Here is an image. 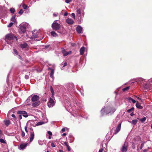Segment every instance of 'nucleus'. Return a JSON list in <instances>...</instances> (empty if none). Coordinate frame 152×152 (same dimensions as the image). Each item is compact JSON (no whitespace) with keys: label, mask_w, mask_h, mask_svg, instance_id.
Returning a JSON list of instances; mask_svg holds the SVG:
<instances>
[{"label":"nucleus","mask_w":152,"mask_h":152,"mask_svg":"<svg viewBox=\"0 0 152 152\" xmlns=\"http://www.w3.org/2000/svg\"><path fill=\"white\" fill-rule=\"evenodd\" d=\"M30 98L31 99V101L33 103L32 104V105L34 107H37L40 104V102L39 101L40 97L39 96L37 95H32L27 99V101H28V99Z\"/></svg>","instance_id":"f257e3e1"},{"label":"nucleus","mask_w":152,"mask_h":152,"mask_svg":"<svg viewBox=\"0 0 152 152\" xmlns=\"http://www.w3.org/2000/svg\"><path fill=\"white\" fill-rule=\"evenodd\" d=\"M115 109L110 107H104L101 110V112L102 115L109 113L112 114L115 111Z\"/></svg>","instance_id":"f03ea898"},{"label":"nucleus","mask_w":152,"mask_h":152,"mask_svg":"<svg viewBox=\"0 0 152 152\" xmlns=\"http://www.w3.org/2000/svg\"><path fill=\"white\" fill-rule=\"evenodd\" d=\"M15 39L16 40L18 39L17 37L12 33L8 34L5 36L6 41L9 44H11Z\"/></svg>","instance_id":"7ed1b4c3"},{"label":"nucleus","mask_w":152,"mask_h":152,"mask_svg":"<svg viewBox=\"0 0 152 152\" xmlns=\"http://www.w3.org/2000/svg\"><path fill=\"white\" fill-rule=\"evenodd\" d=\"M52 27L53 30H58L61 28L60 30L58 31V32L59 33H62L65 32V29L63 27L61 28L60 24L56 23V21H54L52 23Z\"/></svg>","instance_id":"20e7f679"},{"label":"nucleus","mask_w":152,"mask_h":152,"mask_svg":"<svg viewBox=\"0 0 152 152\" xmlns=\"http://www.w3.org/2000/svg\"><path fill=\"white\" fill-rule=\"evenodd\" d=\"M85 7L86 5L85 3H82L79 5L77 7V12L79 15V16L81 15V13L83 15H84V10L85 9Z\"/></svg>","instance_id":"39448f33"},{"label":"nucleus","mask_w":152,"mask_h":152,"mask_svg":"<svg viewBox=\"0 0 152 152\" xmlns=\"http://www.w3.org/2000/svg\"><path fill=\"white\" fill-rule=\"evenodd\" d=\"M29 25L28 23L26 22H24L21 24L20 26V32L21 33H25L26 30L27 28H28Z\"/></svg>","instance_id":"423d86ee"},{"label":"nucleus","mask_w":152,"mask_h":152,"mask_svg":"<svg viewBox=\"0 0 152 152\" xmlns=\"http://www.w3.org/2000/svg\"><path fill=\"white\" fill-rule=\"evenodd\" d=\"M55 99H53L51 97L49 98V100L47 104L49 107H52L55 105Z\"/></svg>","instance_id":"0eeeda50"},{"label":"nucleus","mask_w":152,"mask_h":152,"mask_svg":"<svg viewBox=\"0 0 152 152\" xmlns=\"http://www.w3.org/2000/svg\"><path fill=\"white\" fill-rule=\"evenodd\" d=\"M74 86V84L72 83H67L66 85V87L69 92L73 90Z\"/></svg>","instance_id":"6e6552de"},{"label":"nucleus","mask_w":152,"mask_h":152,"mask_svg":"<svg viewBox=\"0 0 152 152\" xmlns=\"http://www.w3.org/2000/svg\"><path fill=\"white\" fill-rule=\"evenodd\" d=\"M128 144L127 142H125L121 149L122 152H126L128 149Z\"/></svg>","instance_id":"1a4fd4ad"},{"label":"nucleus","mask_w":152,"mask_h":152,"mask_svg":"<svg viewBox=\"0 0 152 152\" xmlns=\"http://www.w3.org/2000/svg\"><path fill=\"white\" fill-rule=\"evenodd\" d=\"M17 113L18 114H21L25 118H27L28 116L27 114V113L26 111L23 110L18 111Z\"/></svg>","instance_id":"9d476101"},{"label":"nucleus","mask_w":152,"mask_h":152,"mask_svg":"<svg viewBox=\"0 0 152 152\" xmlns=\"http://www.w3.org/2000/svg\"><path fill=\"white\" fill-rule=\"evenodd\" d=\"M136 81L138 84H140L143 85L144 84L145 80L142 78H138L136 79Z\"/></svg>","instance_id":"9b49d317"},{"label":"nucleus","mask_w":152,"mask_h":152,"mask_svg":"<svg viewBox=\"0 0 152 152\" xmlns=\"http://www.w3.org/2000/svg\"><path fill=\"white\" fill-rule=\"evenodd\" d=\"M121 124L120 123L118 125L117 127L116 128V129L115 131V132L114 133V134H116L120 130L121 128Z\"/></svg>","instance_id":"f8f14e48"},{"label":"nucleus","mask_w":152,"mask_h":152,"mask_svg":"<svg viewBox=\"0 0 152 152\" xmlns=\"http://www.w3.org/2000/svg\"><path fill=\"white\" fill-rule=\"evenodd\" d=\"M27 143H23L21 144L19 147V149L20 150L24 149L27 146Z\"/></svg>","instance_id":"ddd939ff"},{"label":"nucleus","mask_w":152,"mask_h":152,"mask_svg":"<svg viewBox=\"0 0 152 152\" xmlns=\"http://www.w3.org/2000/svg\"><path fill=\"white\" fill-rule=\"evenodd\" d=\"M34 133L33 132H31L30 134V142H32L34 139Z\"/></svg>","instance_id":"4468645a"},{"label":"nucleus","mask_w":152,"mask_h":152,"mask_svg":"<svg viewBox=\"0 0 152 152\" xmlns=\"http://www.w3.org/2000/svg\"><path fill=\"white\" fill-rule=\"evenodd\" d=\"M66 22L67 23L69 24H72L73 23V20L71 19L68 18L66 19Z\"/></svg>","instance_id":"2eb2a0df"},{"label":"nucleus","mask_w":152,"mask_h":152,"mask_svg":"<svg viewBox=\"0 0 152 152\" xmlns=\"http://www.w3.org/2000/svg\"><path fill=\"white\" fill-rule=\"evenodd\" d=\"M49 69H50L51 70V72L50 73V76L53 79V74L54 73V70L50 68H49Z\"/></svg>","instance_id":"dca6fc26"},{"label":"nucleus","mask_w":152,"mask_h":152,"mask_svg":"<svg viewBox=\"0 0 152 152\" xmlns=\"http://www.w3.org/2000/svg\"><path fill=\"white\" fill-rule=\"evenodd\" d=\"M76 31L78 33H80L82 31V28L80 26H78L76 28Z\"/></svg>","instance_id":"f3484780"},{"label":"nucleus","mask_w":152,"mask_h":152,"mask_svg":"<svg viewBox=\"0 0 152 152\" xmlns=\"http://www.w3.org/2000/svg\"><path fill=\"white\" fill-rule=\"evenodd\" d=\"M85 50V48L84 47H82L81 48L80 50V54L81 55H83L84 53Z\"/></svg>","instance_id":"a211bd4d"},{"label":"nucleus","mask_w":152,"mask_h":152,"mask_svg":"<svg viewBox=\"0 0 152 152\" xmlns=\"http://www.w3.org/2000/svg\"><path fill=\"white\" fill-rule=\"evenodd\" d=\"M4 124L7 126H8L10 123V121L9 120H5L4 121Z\"/></svg>","instance_id":"6ab92c4d"},{"label":"nucleus","mask_w":152,"mask_h":152,"mask_svg":"<svg viewBox=\"0 0 152 152\" xmlns=\"http://www.w3.org/2000/svg\"><path fill=\"white\" fill-rule=\"evenodd\" d=\"M32 33L33 34V36L34 38H36L37 37V36L38 34V33L34 31L32 32Z\"/></svg>","instance_id":"aec40b11"},{"label":"nucleus","mask_w":152,"mask_h":152,"mask_svg":"<svg viewBox=\"0 0 152 152\" xmlns=\"http://www.w3.org/2000/svg\"><path fill=\"white\" fill-rule=\"evenodd\" d=\"M20 46L22 48H25L27 47L28 45L26 43H24L23 44H20Z\"/></svg>","instance_id":"412c9836"},{"label":"nucleus","mask_w":152,"mask_h":152,"mask_svg":"<svg viewBox=\"0 0 152 152\" xmlns=\"http://www.w3.org/2000/svg\"><path fill=\"white\" fill-rule=\"evenodd\" d=\"M50 33L51 35L54 37H56L58 36V34L54 31H52Z\"/></svg>","instance_id":"4be33fe9"},{"label":"nucleus","mask_w":152,"mask_h":152,"mask_svg":"<svg viewBox=\"0 0 152 152\" xmlns=\"http://www.w3.org/2000/svg\"><path fill=\"white\" fill-rule=\"evenodd\" d=\"M69 138L70 142H72L74 141V138L72 135H69Z\"/></svg>","instance_id":"5701e85b"},{"label":"nucleus","mask_w":152,"mask_h":152,"mask_svg":"<svg viewBox=\"0 0 152 152\" xmlns=\"http://www.w3.org/2000/svg\"><path fill=\"white\" fill-rule=\"evenodd\" d=\"M136 107L140 109H142V107L141 106L140 104L139 103H137L136 104Z\"/></svg>","instance_id":"b1692460"},{"label":"nucleus","mask_w":152,"mask_h":152,"mask_svg":"<svg viewBox=\"0 0 152 152\" xmlns=\"http://www.w3.org/2000/svg\"><path fill=\"white\" fill-rule=\"evenodd\" d=\"M128 99L129 102H130L132 101L133 103H135L136 102L135 100L133 99L131 97H129L128 98Z\"/></svg>","instance_id":"393cba45"},{"label":"nucleus","mask_w":152,"mask_h":152,"mask_svg":"<svg viewBox=\"0 0 152 152\" xmlns=\"http://www.w3.org/2000/svg\"><path fill=\"white\" fill-rule=\"evenodd\" d=\"M46 142V140H44L43 141L39 140L38 141V142L39 145H42L43 144V143H45Z\"/></svg>","instance_id":"a878e982"},{"label":"nucleus","mask_w":152,"mask_h":152,"mask_svg":"<svg viewBox=\"0 0 152 152\" xmlns=\"http://www.w3.org/2000/svg\"><path fill=\"white\" fill-rule=\"evenodd\" d=\"M2 137H1L0 138V142L1 143L5 144L6 143V141L5 139H3L2 138Z\"/></svg>","instance_id":"bb28decb"},{"label":"nucleus","mask_w":152,"mask_h":152,"mask_svg":"<svg viewBox=\"0 0 152 152\" xmlns=\"http://www.w3.org/2000/svg\"><path fill=\"white\" fill-rule=\"evenodd\" d=\"M21 5L22 6V7L24 10L26 9L28 7L27 5L25 4L23 2L21 4Z\"/></svg>","instance_id":"cd10ccee"},{"label":"nucleus","mask_w":152,"mask_h":152,"mask_svg":"<svg viewBox=\"0 0 152 152\" xmlns=\"http://www.w3.org/2000/svg\"><path fill=\"white\" fill-rule=\"evenodd\" d=\"M62 52L63 53V55L64 56H66L69 54V52H66L64 50H63L62 51Z\"/></svg>","instance_id":"c85d7f7f"},{"label":"nucleus","mask_w":152,"mask_h":152,"mask_svg":"<svg viewBox=\"0 0 152 152\" xmlns=\"http://www.w3.org/2000/svg\"><path fill=\"white\" fill-rule=\"evenodd\" d=\"M137 119L133 120L132 121V124L134 125H135L137 122Z\"/></svg>","instance_id":"c756f323"},{"label":"nucleus","mask_w":152,"mask_h":152,"mask_svg":"<svg viewBox=\"0 0 152 152\" xmlns=\"http://www.w3.org/2000/svg\"><path fill=\"white\" fill-rule=\"evenodd\" d=\"M15 15H14L13 16L12 18H11V21L15 22V21L16 19H15Z\"/></svg>","instance_id":"7c9ffc66"},{"label":"nucleus","mask_w":152,"mask_h":152,"mask_svg":"<svg viewBox=\"0 0 152 152\" xmlns=\"http://www.w3.org/2000/svg\"><path fill=\"white\" fill-rule=\"evenodd\" d=\"M134 107H132V108L128 110L127 111L129 113H130L131 112H132L134 111Z\"/></svg>","instance_id":"2f4dec72"},{"label":"nucleus","mask_w":152,"mask_h":152,"mask_svg":"<svg viewBox=\"0 0 152 152\" xmlns=\"http://www.w3.org/2000/svg\"><path fill=\"white\" fill-rule=\"evenodd\" d=\"M10 11L12 13H14L15 11V9L12 8H10Z\"/></svg>","instance_id":"473e14b6"},{"label":"nucleus","mask_w":152,"mask_h":152,"mask_svg":"<svg viewBox=\"0 0 152 152\" xmlns=\"http://www.w3.org/2000/svg\"><path fill=\"white\" fill-rule=\"evenodd\" d=\"M13 52L14 55L16 56L18 55V53L16 49H13Z\"/></svg>","instance_id":"72a5a7b5"},{"label":"nucleus","mask_w":152,"mask_h":152,"mask_svg":"<svg viewBox=\"0 0 152 152\" xmlns=\"http://www.w3.org/2000/svg\"><path fill=\"white\" fill-rule=\"evenodd\" d=\"M146 120V118L145 117H144L142 118L140 120L142 123H143Z\"/></svg>","instance_id":"f704fd0d"},{"label":"nucleus","mask_w":152,"mask_h":152,"mask_svg":"<svg viewBox=\"0 0 152 152\" xmlns=\"http://www.w3.org/2000/svg\"><path fill=\"white\" fill-rule=\"evenodd\" d=\"M61 64L63 67H64L67 65V63L66 62H63L61 63Z\"/></svg>","instance_id":"c9c22d12"},{"label":"nucleus","mask_w":152,"mask_h":152,"mask_svg":"<svg viewBox=\"0 0 152 152\" xmlns=\"http://www.w3.org/2000/svg\"><path fill=\"white\" fill-rule=\"evenodd\" d=\"M129 86H128V87H127L124 88L123 89V91H126L128 89H129Z\"/></svg>","instance_id":"e433bc0d"},{"label":"nucleus","mask_w":152,"mask_h":152,"mask_svg":"<svg viewBox=\"0 0 152 152\" xmlns=\"http://www.w3.org/2000/svg\"><path fill=\"white\" fill-rule=\"evenodd\" d=\"M14 23L12 22L10 23L9 25H8L7 27H12Z\"/></svg>","instance_id":"4c0bfd02"},{"label":"nucleus","mask_w":152,"mask_h":152,"mask_svg":"<svg viewBox=\"0 0 152 152\" xmlns=\"http://www.w3.org/2000/svg\"><path fill=\"white\" fill-rule=\"evenodd\" d=\"M23 11L22 9H21L18 12L19 14L22 15L23 13Z\"/></svg>","instance_id":"58836bf2"},{"label":"nucleus","mask_w":152,"mask_h":152,"mask_svg":"<svg viewBox=\"0 0 152 152\" xmlns=\"http://www.w3.org/2000/svg\"><path fill=\"white\" fill-rule=\"evenodd\" d=\"M44 123L43 122H38L37 124V125H40Z\"/></svg>","instance_id":"ea45409f"},{"label":"nucleus","mask_w":152,"mask_h":152,"mask_svg":"<svg viewBox=\"0 0 152 152\" xmlns=\"http://www.w3.org/2000/svg\"><path fill=\"white\" fill-rule=\"evenodd\" d=\"M4 135V134L2 133V131L0 129V138L3 137L2 136Z\"/></svg>","instance_id":"a19ab883"},{"label":"nucleus","mask_w":152,"mask_h":152,"mask_svg":"<svg viewBox=\"0 0 152 152\" xmlns=\"http://www.w3.org/2000/svg\"><path fill=\"white\" fill-rule=\"evenodd\" d=\"M25 133L24 132H23V131H22V134H21V136L22 137H24L25 136Z\"/></svg>","instance_id":"79ce46f5"},{"label":"nucleus","mask_w":152,"mask_h":152,"mask_svg":"<svg viewBox=\"0 0 152 152\" xmlns=\"http://www.w3.org/2000/svg\"><path fill=\"white\" fill-rule=\"evenodd\" d=\"M72 0H66L65 2L66 3H69V2H71L72 1Z\"/></svg>","instance_id":"37998d69"},{"label":"nucleus","mask_w":152,"mask_h":152,"mask_svg":"<svg viewBox=\"0 0 152 152\" xmlns=\"http://www.w3.org/2000/svg\"><path fill=\"white\" fill-rule=\"evenodd\" d=\"M26 79H28L29 78V76L28 75H26L25 76Z\"/></svg>","instance_id":"c03bdc74"},{"label":"nucleus","mask_w":152,"mask_h":152,"mask_svg":"<svg viewBox=\"0 0 152 152\" xmlns=\"http://www.w3.org/2000/svg\"><path fill=\"white\" fill-rule=\"evenodd\" d=\"M18 58L20 59L21 60H23V58L21 57V56L20 55H18Z\"/></svg>","instance_id":"a18cd8bd"},{"label":"nucleus","mask_w":152,"mask_h":152,"mask_svg":"<svg viewBox=\"0 0 152 152\" xmlns=\"http://www.w3.org/2000/svg\"><path fill=\"white\" fill-rule=\"evenodd\" d=\"M48 134L50 136H51L52 134V132L50 131H48Z\"/></svg>","instance_id":"49530a36"},{"label":"nucleus","mask_w":152,"mask_h":152,"mask_svg":"<svg viewBox=\"0 0 152 152\" xmlns=\"http://www.w3.org/2000/svg\"><path fill=\"white\" fill-rule=\"evenodd\" d=\"M19 118L20 120L22 118V115L21 114H19Z\"/></svg>","instance_id":"de8ad7c7"},{"label":"nucleus","mask_w":152,"mask_h":152,"mask_svg":"<svg viewBox=\"0 0 152 152\" xmlns=\"http://www.w3.org/2000/svg\"><path fill=\"white\" fill-rule=\"evenodd\" d=\"M71 15L72 17L75 19V15L74 13H72Z\"/></svg>","instance_id":"09e8293b"},{"label":"nucleus","mask_w":152,"mask_h":152,"mask_svg":"<svg viewBox=\"0 0 152 152\" xmlns=\"http://www.w3.org/2000/svg\"><path fill=\"white\" fill-rule=\"evenodd\" d=\"M11 116L12 117L15 118V119H16V117L15 115L14 114H12L11 115Z\"/></svg>","instance_id":"8fccbe9b"},{"label":"nucleus","mask_w":152,"mask_h":152,"mask_svg":"<svg viewBox=\"0 0 152 152\" xmlns=\"http://www.w3.org/2000/svg\"><path fill=\"white\" fill-rule=\"evenodd\" d=\"M50 90L51 92H54L53 88L51 86L50 87Z\"/></svg>","instance_id":"3c124183"},{"label":"nucleus","mask_w":152,"mask_h":152,"mask_svg":"<svg viewBox=\"0 0 152 152\" xmlns=\"http://www.w3.org/2000/svg\"><path fill=\"white\" fill-rule=\"evenodd\" d=\"M25 131H26L27 133H28V130H27V126H26L25 127Z\"/></svg>","instance_id":"603ef678"},{"label":"nucleus","mask_w":152,"mask_h":152,"mask_svg":"<svg viewBox=\"0 0 152 152\" xmlns=\"http://www.w3.org/2000/svg\"><path fill=\"white\" fill-rule=\"evenodd\" d=\"M51 146L53 147H54L55 146V144L53 142L51 143Z\"/></svg>","instance_id":"864d4df0"},{"label":"nucleus","mask_w":152,"mask_h":152,"mask_svg":"<svg viewBox=\"0 0 152 152\" xmlns=\"http://www.w3.org/2000/svg\"><path fill=\"white\" fill-rule=\"evenodd\" d=\"M58 13H53V15L55 16V17H57V16H58Z\"/></svg>","instance_id":"5fc2aeb1"},{"label":"nucleus","mask_w":152,"mask_h":152,"mask_svg":"<svg viewBox=\"0 0 152 152\" xmlns=\"http://www.w3.org/2000/svg\"><path fill=\"white\" fill-rule=\"evenodd\" d=\"M67 148V149L68 150V151H70V147L69 146V145L66 146Z\"/></svg>","instance_id":"6e6d98bb"},{"label":"nucleus","mask_w":152,"mask_h":152,"mask_svg":"<svg viewBox=\"0 0 152 152\" xmlns=\"http://www.w3.org/2000/svg\"><path fill=\"white\" fill-rule=\"evenodd\" d=\"M144 145L143 144H142L140 147V149H141L143 147Z\"/></svg>","instance_id":"4d7b16f0"},{"label":"nucleus","mask_w":152,"mask_h":152,"mask_svg":"<svg viewBox=\"0 0 152 152\" xmlns=\"http://www.w3.org/2000/svg\"><path fill=\"white\" fill-rule=\"evenodd\" d=\"M65 131V129L64 128H63L61 130V132H64Z\"/></svg>","instance_id":"13d9d810"},{"label":"nucleus","mask_w":152,"mask_h":152,"mask_svg":"<svg viewBox=\"0 0 152 152\" xmlns=\"http://www.w3.org/2000/svg\"><path fill=\"white\" fill-rule=\"evenodd\" d=\"M64 143L65 145V146H66V147L68 145L67 142H64Z\"/></svg>","instance_id":"bf43d9fd"},{"label":"nucleus","mask_w":152,"mask_h":152,"mask_svg":"<svg viewBox=\"0 0 152 152\" xmlns=\"http://www.w3.org/2000/svg\"><path fill=\"white\" fill-rule=\"evenodd\" d=\"M51 93H52V97L53 98L54 97V92H51Z\"/></svg>","instance_id":"052dcab7"},{"label":"nucleus","mask_w":152,"mask_h":152,"mask_svg":"<svg viewBox=\"0 0 152 152\" xmlns=\"http://www.w3.org/2000/svg\"><path fill=\"white\" fill-rule=\"evenodd\" d=\"M103 151V149L102 148H100L99 150V152H102Z\"/></svg>","instance_id":"680f3d73"},{"label":"nucleus","mask_w":152,"mask_h":152,"mask_svg":"<svg viewBox=\"0 0 152 152\" xmlns=\"http://www.w3.org/2000/svg\"><path fill=\"white\" fill-rule=\"evenodd\" d=\"M136 97L137 98V99H138L139 100H141V102H142V99L139 97H137V96H136Z\"/></svg>","instance_id":"e2e57ef3"},{"label":"nucleus","mask_w":152,"mask_h":152,"mask_svg":"<svg viewBox=\"0 0 152 152\" xmlns=\"http://www.w3.org/2000/svg\"><path fill=\"white\" fill-rule=\"evenodd\" d=\"M132 148L134 149L135 148V147L134 145L133 144H132Z\"/></svg>","instance_id":"0e129e2a"},{"label":"nucleus","mask_w":152,"mask_h":152,"mask_svg":"<svg viewBox=\"0 0 152 152\" xmlns=\"http://www.w3.org/2000/svg\"><path fill=\"white\" fill-rule=\"evenodd\" d=\"M50 46V45H46L45 46V48H48Z\"/></svg>","instance_id":"69168bd1"},{"label":"nucleus","mask_w":152,"mask_h":152,"mask_svg":"<svg viewBox=\"0 0 152 152\" xmlns=\"http://www.w3.org/2000/svg\"><path fill=\"white\" fill-rule=\"evenodd\" d=\"M134 115V113H133V112H132L131 114H130V115L131 116H132L133 115Z\"/></svg>","instance_id":"338daca9"},{"label":"nucleus","mask_w":152,"mask_h":152,"mask_svg":"<svg viewBox=\"0 0 152 152\" xmlns=\"http://www.w3.org/2000/svg\"><path fill=\"white\" fill-rule=\"evenodd\" d=\"M67 14H68V13L67 12H65L64 13V16H66L67 15Z\"/></svg>","instance_id":"774afa93"}]
</instances>
